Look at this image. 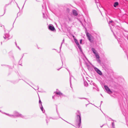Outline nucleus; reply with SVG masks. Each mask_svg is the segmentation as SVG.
Returning a JSON list of instances; mask_svg holds the SVG:
<instances>
[{"label":"nucleus","mask_w":128,"mask_h":128,"mask_svg":"<svg viewBox=\"0 0 128 128\" xmlns=\"http://www.w3.org/2000/svg\"><path fill=\"white\" fill-rule=\"evenodd\" d=\"M126 100V98H122V99H120L119 100V103L121 109L122 110L123 109L125 110H126V104L125 102V100Z\"/></svg>","instance_id":"f257e3e1"},{"label":"nucleus","mask_w":128,"mask_h":128,"mask_svg":"<svg viewBox=\"0 0 128 128\" xmlns=\"http://www.w3.org/2000/svg\"><path fill=\"white\" fill-rule=\"evenodd\" d=\"M77 119L75 123V125L76 128H79L81 123V116L80 114L78 112L76 114Z\"/></svg>","instance_id":"f03ea898"},{"label":"nucleus","mask_w":128,"mask_h":128,"mask_svg":"<svg viewBox=\"0 0 128 128\" xmlns=\"http://www.w3.org/2000/svg\"><path fill=\"white\" fill-rule=\"evenodd\" d=\"M86 34L87 38L89 41L91 42H93L94 41V37L92 36L88 32H86Z\"/></svg>","instance_id":"7ed1b4c3"},{"label":"nucleus","mask_w":128,"mask_h":128,"mask_svg":"<svg viewBox=\"0 0 128 128\" xmlns=\"http://www.w3.org/2000/svg\"><path fill=\"white\" fill-rule=\"evenodd\" d=\"M3 114H4L10 117H21L22 118H23V116H22V115L21 114H19L18 115V112H15L16 114L15 115H13L12 114H9L8 113H7L5 112H2Z\"/></svg>","instance_id":"20e7f679"},{"label":"nucleus","mask_w":128,"mask_h":128,"mask_svg":"<svg viewBox=\"0 0 128 128\" xmlns=\"http://www.w3.org/2000/svg\"><path fill=\"white\" fill-rule=\"evenodd\" d=\"M91 50L95 55L96 59L100 58V56L97 52L95 49L94 48H92L91 49Z\"/></svg>","instance_id":"39448f33"},{"label":"nucleus","mask_w":128,"mask_h":128,"mask_svg":"<svg viewBox=\"0 0 128 128\" xmlns=\"http://www.w3.org/2000/svg\"><path fill=\"white\" fill-rule=\"evenodd\" d=\"M104 87L107 92L108 94H110L112 93V92L107 86L105 85L104 86Z\"/></svg>","instance_id":"423d86ee"},{"label":"nucleus","mask_w":128,"mask_h":128,"mask_svg":"<svg viewBox=\"0 0 128 128\" xmlns=\"http://www.w3.org/2000/svg\"><path fill=\"white\" fill-rule=\"evenodd\" d=\"M48 29L52 31L55 30V29L53 26L52 24H49L48 26Z\"/></svg>","instance_id":"0eeeda50"},{"label":"nucleus","mask_w":128,"mask_h":128,"mask_svg":"<svg viewBox=\"0 0 128 128\" xmlns=\"http://www.w3.org/2000/svg\"><path fill=\"white\" fill-rule=\"evenodd\" d=\"M10 37V36L9 34V32L8 33H5L4 34V36H3L4 38L5 39H6V38H8V40L10 39L9 38Z\"/></svg>","instance_id":"6e6552de"},{"label":"nucleus","mask_w":128,"mask_h":128,"mask_svg":"<svg viewBox=\"0 0 128 128\" xmlns=\"http://www.w3.org/2000/svg\"><path fill=\"white\" fill-rule=\"evenodd\" d=\"M56 94L57 95H60V96H66L63 94L61 92H56Z\"/></svg>","instance_id":"1a4fd4ad"},{"label":"nucleus","mask_w":128,"mask_h":128,"mask_svg":"<svg viewBox=\"0 0 128 128\" xmlns=\"http://www.w3.org/2000/svg\"><path fill=\"white\" fill-rule=\"evenodd\" d=\"M72 13L75 16H76L78 15V13L77 11L75 10H72Z\"/></svg>","instance_id":"9d476101"},{"label":"nucleus","mask_w":128,"mask_h":128,"mask_svg":"<svg viewBox=\"0 0 128 128\" xmlns=\"http://www.w3.org/2000/svg\"><path fill=\"white\" fill-rule=\"evenodd\" d=\"M119 4L118 2H114L113 6L114 7H116V6H118Z\"/></svg>","instance_id":"9b49d317"},{"label":"nucleus","mask_w":128,"mask_h":128,"mask_svg":"<svg viewBox=\"0 0 128 128\" xmlns=\"http://www.w3.org/2000/svg\"><path fill=\"white\" fill-rule=\"evenodd\" d=\"M84 86L86 87H88V83L86 80H84Z\"/></svg>","instance_id":"f8f14e48"},{"label":"nucleus","mask_w":128,"mask_h":128,"mask_svg":"<svg viewBox=\"0 0 128 128\" xmlns=\"http://www.w3.org/2000/svg\"><path fill=\"white\" fill-rule=\"evenodd\" d=\"M79 50H80V51L81 52V53L84 56L85 58H86V56H85V54H84V52H83L82 51V48L80 49Z\"/></svg>","instance_id":"ddd939ff"},{"label":"nucleus","mask_w":128,"mask_h":128,"mask_svg":"<svg viewBox=\"0 0 128 128\" xmlns=\"http://www.w3.org/2000/svg\"><path fill=\"white\" fill-rule=\"evenodd\" d=\"M40 109L42 112H44L45 111L44 110V108L42 104H41L40 106H39Z\"/></svg>","instance_id":"4468645a"},{"label":"nucleus","mask_w":128,"mask_h":128,"mask_svg":"<svg viewBox=\"0 0 128 128\" xmlns=\"http://www.w3.org/2000/svg\"><path fill=\"white\" fill-rule=\"evenodd\" d=\"M97 73L100 75H102V72L100 70H98Z\"/></svg>","instance_id":"2eb2a0df"},{"label":"nucleus","mask_w":128,"mask_h":128,"mask_svg":"<svg viewBox=\"0 0 128 128\" xmlns=\"http://www.w3.org/2000/svg\"><path fill=\"white\" fill-rule=\"evenodd\" d=\"M70 86L72 88V87H71L72 84H71V77L72 76L73 77L72 75H70Z\"/></svg>","instance_id":"dca6fc26"},{"label":"nucleus","mask_w":128,"mask_h":128,"mask_svg":"<svg viewBox=\"0 0 128 128\" xmlns=\"http://www.w3.org/2000/svg\"><path fill=\"white\" fill-rule=\"evenodd\" d=\"M74 40L77 45L79 44L77 40L76 39L74 38Z\"/></svg>","instance_id":"f3484780"},{"label":"nucleus","mask_w":128,"mask_h":128,"mask_svg":"<svg viewBox=\"0 0 128 128\" xmlns=\"http://www.w3.org/2000/svg\"><path fill=\"white\" fill-rule=\"evenodd\" d=\"M93 68L94 69V70H95V71L96 72H98V70H99L97 68L94 66Z\"/></svg>","instance_id":"a211bd4d"},{"label":"nucleus","mask_w":128,"mask_h":128,"mask_svg":"<svg viewBox=\"0 0 128 128\" xmlns=\"http://www.w3.org/2000/svg\"><path fill=\"white\" fill-rule=\"evenodd\" d=\"M115 83L116 84L115 85L116 86H118L119 85H120V83L119 82H115Z\"/></svg>","instance_id":"6ab92c4d"},{"label":"nucleus","mask_w":128,"mask_h":128,"mask_svg":"<svg viewBox=\"0 0 128 128\" xmlns=\"http://www.w3.org/2000/svg\"><path fill=\"white\" fill-rule=\"evenodd\" d=\"M10 58H12V60H15V59L14 58V56H13L12 54V55L10 56Z\"/></svg>","instance_id":"aec40b11"},{"label":"nucleus","mask_w":128,"mask_h":128,"mask_svg":"<svg viewBox=\"0 0 128 128\" xmlns=\"http://www.w3.org/2000/svg\"><path fill=\"white\" fill-rule=\"evenodd\" d=\"M64 39L62 41V42L61 43V46H60V50H61V48H62V44L63 43H64Z\"/></svg>","instance_id":"412c9836"},{"label":"nucleus","mask_w":128,"mask_h":128,"mask_svg":"<svg viewBox=\"0 0 128 128\" xmlns=\"http://www.w3.org/2000/svg\"><path fill=\"white\" fill-rule=\"evenodd\" d=\"M42 14H43V18H46V16L45 14L44 13H42Z\"/></svg>","instance_id":"4be33fe9"},{"label":"nucleus","mask_w":128,"mask_h":128,"mask_svg":"<svg viewBox=\"0 0 128 128\" xmlns=\"http://www.w3.org/2000/svg\"><path fill=\"white\" fill-rule=\"evenodd\" d=\"M20 62H21V64H19L20 65L22 66V58H21L20 60L19 61V63H20Z\"/></svg>","instance_id":"5701e85b"},{"label":"nucleus","mask_w":128,"mask_h":128,"mask_svg":"<svg viewBox=\"0 0 128 128\" xmlns=\"http://www.w3.org/2000/svg\"><path fill=\"white\" fill-rule=\"evenodd\" d=\"M106 116V118L107 119H108V120H112V119H111V118H108V116Z\"/></svg>","instance_id":"b1692460"},{"label":"nucleus","mask_w":128,"mask_h":128,"mask_svg":"<svg viewBox=\"0 0 128 128\" xmlns=\"http://www.w3.org/2000/svg\"><path fill=\"white\" fill-rule=\"evenodd\" d=\"M96 60L98 63H101V61L99 58L96 59Z\"/></svg>","instance_id":"393cba45"},{"label":"nucleus","mask_w":128,"mask_h":128,"mask_svg":"<svg viewBox=\"0 0 128 128\" xmlns=\"http://www.w3.org/2000/svg\"><path fill=\"white\" fill-rule=\"evenodd\" d=\"M112 128H115V125L114 122H112Z\"/></svg>","instance_id":"a878e982"},{"label":"nucleus","mask_w":128,"mask_h":128,"mask_svg":"<svg viewBox=\"0 0 128 128\" xmlns=\"http://www.w3.org/2000/svg\"><path fill=\"white\" fill-rule=\"evenodd\" d=\"M39 106H40L41 104H42V102L40 99H39Z\"/></svg>","instance_id":"bb28decb"},{"label":"nucleus","mask_w":128,"mask_h":128,"mask_svg":"<svg viewBox=\"0 0 128 128\" xmlns=\"http://www.w3.org/2000/svg\"><path fill=\"white\" fill-rule=\"evenodd\" d=\"M11 3V2H10V3H9V4H6L5 5V6H4V8H6V7L7 6H8L9 4H10Z\"/></svg>","instance_id":"cd10ccee"},{"label":"nucleus","mask_w":128,"mask_h":128,"mask_svg":"<svg viewBox=\"0 0 128 128\" xmlns=\"http://www.w3.org/2000/svg\"><path fill=\"white\" fill-rule=\"evenodd\" d=\"M77 46H78L79 49L82 48L81 46H80L79 44L77 45Z\"/></svg>","instance_id":"c85d7f7f"},{"label":"nucleus","mask_w":128,"mask_h":128,"mask_svg":"<svg viewBox=\"0 0 128 128\" xmlns=\"http://www.w3.org/2000/svg\"><path fill=\"white\" fill-rule=\"evenodd\" d=\"M6 8H4V14H3L2 15L0 16H3L4 15V14H5V13L6 12Z\"/></svg>","instance_id":"c756f323"},{"label":"nucleus","mask_w":128,"mask_h":128,"mask_svg":"<svg viewBox=\"0 0 128 128\" xmlns=\"http://www.w3.org/2000/svg\"><path fill=\"white\" fill-rule=\"evenodd\" d=\"M80 99H84L86 100H88V99L86 98H79Z\"/></svg>","instance_id":"7c9ffc66"},{"label":"nucleus","mask_w":128,"mask_h":128,"mask_svg":"<svg viewBox=\"0 0 128 128\" xmlns=\"http://www.w3.org/2000/svg\"><path fill=\"white\" fill-rule=\"evenodd\" d=\"M1 66H6L7 67H9V66H8V65H5V64H2L1 65Z\"/></svg>","instance_id":"2f4dec72"},{"label":"nucleus","mask_w":128,"mask_h":128,"mask_svg":"<svg viewBox=\"0 0 128 128\" xmlns=\"http://www.w3.org/2000/svg\"><path fill=\"white\" fill-rule=\"evenodd\" d=\"M58 117H55L54 118H53L54 119H58Z\"/></svg>","instance_id":"473e14b6"},{"label":"nucleus","mask_w":128,"mask_h":128,"mask_svg":"<svg viewBox=\"0 0 128 128\" xmlns=\"http://www.w3.org/2000/svg\"><path fill=\"white\" fill-rule=\"evenodd\" d=\"M82 40L81 39L80 40V43L82 44Z\"/></svg>","instance_id":"72a5a7b5"},{"label":"nucleus","mask_w":128,"mask_h":128,"mask_svg":"<svg viewBox=\"0 0 128 128\" xmlns=\"http://www.w3.org/2000/svg\"><path fill=\"white\" fill-rule=\"evenodd\" d=\"M21 80V79H19V80H18L16 81V82H14V84H15V83H18V82L19 81V80Z\"/></svg>","instance_id":"f704fd0d"},{"label":"nucleus","mask_w":128,"mask_h":128,"mask_svg":"<svg viewBox=\"0 0 128 128\" xmlns=\"http://www.w3.org/2000/svg\"><path fill=\"white\" fill-rule=\"evenodd\" d=\"M66 69L68 71V72H69V74H70V70H69L68 69V68H66Z\"/></svg>","instance_id":"c9c22d12"},{"label":"nucleus","mask_w":128,"mask_h":128,"mask_svg":"<svg viewBox=\"0 0 128 128\" xmlns=\"http://www.w3.org/2000/svg\"><path fill=\"white\" fill-rule=\"evenodd\" d=\"M39 88V87L38 86H37L36 87V90H38Z\"/></svg>","instance_id":"e433bc0d"},{"label":"nucleus","mask_w":128,"mask_h":128,"mask_svg":"<svg viewBox=\"0 0 128 128\" xmlns=\"http://www.w3.org/2000/svg\"><path fill=\"white\" fill-rule=\"evenodd\" d=\"M16 47H17L19 49V50H20V48L18 46H16Z\"/></svg>","instance_id":"4c0bfd02"},{"label":"nucleus","mask_w":128,"mask_h":128,"mask_svg":"<svg viewBox=\"0 0 128 128\" xmlns=\"http://www.w3.org/2000/svg\"><path fill=\"white\" fill-rule=\"evenodd\" d=\"M22 80H23L24 82H25L27 84H29V85L30 86L28 83H27L25 80H24L22 79Z\"/></svg>","instance_id":"58836bf2"},{"label":"nucleus","mask_w":128,"mask_h":128,"mask_svg":"<svg viewBox=\"0 0 128 128\" xmlns=\"http://www.w3.org/2000/svg\"><path fill=\"white\" fill-rule=\"evenodd\" d=\"M15 2L16 3V4L17 5V6L18 7V8L20 9V8L18 6V4H17V2Z\"/></svg>","instance_id":"ea45409f"},{"label":"nucleus","mask_w":128,"mask_h":128,"mask_svg":"<svg viewBox=\"0 0 128 128\" xmlns=\"http://www.w3.org/2000/svg\"><path fill=\"white\" fill-rule=\"evenodd\" d=\"M26 0H26L25 1V2H24V5H23V6H22V8H23V7H24V4H25V2H26Z\"/></svg>","instance_id":"a19ab883"},{"label":"nucleus","mask_w":128,"mask_h":128,"mask_svg":"<svg viewBox=\"0 0 128 128\" xmlns=\"http://www.w3.org/2000/svg\"><path fill=\"white\" fill-rule=\"evenodd\" d=\"M113 22V21H112V20H110V21H109V22H110V23H111L112 22Z\"/></svg>","instance_id":"79ce46f5"},{"label":"nucleus","mask_w":128,"mask_h":128,"mask_svg":"<svg viewBox=\"0 0 128 128\" xmlns=\"http://www.w3.org/2000/svg\"><path fill=\"white\" fill-rule=\"evenodd\" d=\"M15 45H16V46H17V43H16V42H15Z\"/></svg>","instance_id":"37998d69"},{"label":"nucleus","mask_w":128,"mask_h":128,"mask_svg":"<svg viewBox=\"0 0 128 128\" xmlns=\"http://www.w3.org/2000/svg\"><path fill=\"white\" fill-rule=\"evenodd\" d=\"M62 68V67H61V68H60L57 69V70H60V68Z\"/></svg>","instance_id":"c03bdc74"},{"label":"nucleus","mask_w":128,"mask_h":128,"mask_svg":"<svg viewBox=\"0 0 128 128\" xmlns=\"http://www.w3.org/2000/svg\"><path fill=\"white\" fill-rule=\"evenodd\" d=\"M60 51L59 52H58V50H57V51H56L57 52L59 53L60 52Z\"/></svg>","instance_id":"a18cd8bd"},{"label":"nucleus","mask_w":128,"mask_h":128,"mask_svg":"<svg viewBox=\"0 0 128 128\" xmlns=\"http://www.w3.org/2000/svg\"><path fill=\"white\" fill-rule=\"evenodd\" d=\"M92 84L94 85V86L95 85V83H92Z\"/></svg>","instance_id":"49530a36"},{"label":"nucleus","mask_w":128,"mask_h":128,"mask_svg":"<svg viewBox=\"0 0 128 128\" xmlns=\"http://www.w3.org/2000/svg\"><path fill=\"white\" fill-rule=\"evenodd\" d=\"M24 56V54H23V55H22V58H22H22L23 57V56Z\"/></svg>","instance_id":"de8ad7c7"},{"label":"nucleus","mask_w":128,"mask_h":128,"mask_svg":"<svg viewBox=\"0 0 128 128\" xmlns=\"http://www.w3.org/2000/svg\"><path fill=\"white\" fill-rule=\"evenodd\" d=\"M52 50H55L56 51H57V50H56V49H54H54H52Z\"/></svg>","instance_id":"09e8293b"},{"label":"nucleus","mask_w":128,"mask_h":128,"mask_svg":"<svg viewBox=\"0 0 128 128\" xmlns=\"http://www.w3.org/2000/svg\"><path fill=\"white\" fill-rule=\"evenodd\" d=\"M46 123H47L48 122V120H47V119H46Z\"/></svg>","instance_id":"8fccbe9b"},{"label":"nucleus","mask_w":128,"mask_h":128,"mask_svg":"<svg viewBox=\"0 0 128 128\" xmlns=\"http://www.w3.org/2000/svg\"><path fill=\"white\" fill-rule=\"evenodd\" d=\"M52 99H54V96H53L52 97Z\"/></svg>","instance_id":"3c124183"},{"label":"nucleus","mask_w":128,"mask_h":128,"mask_svg":"<svg viewBox=\"0 0 128 128\" xmlns=\"http://www.w3.org/2000/svg\"><path fill=\"white\" fill-rule=\"evenodd\" d=\"M1 45H2V42H1Z\"/></svg>","instance_id":"603ef678"},{"label":"nucleus","mask_w":128,"mask_h":128,"mask_svg":"<svg viewBox=\"0 0 128 128\" xmlns=\"http://www.w3.org/2000/svg\"><path fill=\"white\" fill-rule=\"evenodd\" d=\"M61 118L62 119V120H64V121H65L66 122H67L65 120H64L62 118Z\"/></svg>","instance_id":"864d4df0"},{"label":"nucleus","mask_w":128,"mask_h":128,"mask_svg":"<svg viewBox=\"0 0 128 128\" xmlns=\"http://www.w3.org/2000/svg\"><path fill=\"white\" fill-rule=\"evenodd\" d=\"M100 95L101 96H102V97H103L102 95V94H100Z\"/></svg>","instance_id":"5fc2aeb1"},{"label":"nucleus","mask_w":128,"mask_h":128,"mask_svg":"<svg viewBox=\"0 0 128 128\" xmlns=\"http://www.w3.org/2000/svg\"><path fill=\"white\" fill-rule=\"evenodd\" d=\"M58 116H59V118H60V116L59 115H58Z\"/></svg>","instance_id":"6e6d98bb"},{"label":"nucleus","mask_w":128,"mask_h":128,"mask_svg":"<svg viewBox=\"0 0 128 128\" xmlns=\"http://www.w3.org/2000/svg\"><path fill=\"white\" fill-rule=\"evenodd\" d=\"M92 81H91V83L90 84H91L92 83Z\"/></svg>","instance_id":"4d7b16f0"},{"label":"nucleus","mask_w":128,"mask_h":128,"mask_svg":"<svg viewBox=\"0 0 128 128\" xmlns=\"http://www.w3.org/2000/svg\"><path fill=\"white\" fill-rule=\"evenodd\" d=\"M103 126V125H102V126H100V127H101V128H102V127Z\"/></svg>","instance_id":"13d9d810"},{"label":"nucleus","mask_w":128,"mask_h":128,"mask_svg":"<svg viewBox=\"0 0 128 128\" xmlns=\"http://www.w3.org/2000/svg\"><path fill=\"white\" fill-rule=\"evenodd\" d=\"M18 15H19V13H18L17 14V16H18Z\"/></svg>","instance_id":"bf43d9fd"},{"label":"nucleus","mask_w":128,"mask_h":128,"mask_svg":"<svg viewBox=\"0 0 128 128\" xmlns=\"http://www.w3.org/2000/svg\"><path fill=\"white\" fill-rule=\"evenodd\" d=\"M88 104H86V106H87V105Z\"/></svg>","instance_id":"052dcab7"},{"label":"nucleus","mask_w":128,"mask_h":128,"mask_svg":"<svg viewBox=\"0 0 128 128\" xmlns=\"http://www.w3.org/2000/svg\"><path fill=\"white\" fill-rule=\"evenodd\" d=\"M125 32H127V31H126V30H124Z\"/></svg>","instance_id":"680f3d73"},{"label":"nucleus","mask_w":128,"mask_h":128,"mask_svg":"<svg viewBox=\"0 0 128 128\" xmlns=\"http://www.w3.org/2000/svg\"><path fill=\"white\" fill-rule=\"evenodd\" d=\"M42 8H44L43 5H42Z\"/></svg>","instance_id":"e2e57ef3"},{"label":"nucleus","mask_w":128,"mask_h":128,"mask_svg":"<svg viewBox=\"0 0 128 128\" xmlns=\"http://www.w3.org/2000/svg\"><path fill=\"white\" fill-rule=\"evenodd\" d=\"M77 112H79V111L78 110V111H77Z\"/></svg>","instance_id":"0e129e2a"},{"label":"nucleus","mask_w":128,"mask_h":128,"mask_svg":"<svg viewBox=\"0 0 128 128\" xmlns=\"http://www.w3.org/2000/svg\"><path fill=\"white\" fill-rule=\"evenodd\" d=\"M33 88L35 90H36L34 88Z\"/></svg>","instance_id":"69168bd1"},{"label":"nucleus","mask_w":128,"mask_h":128,"mask_svg":"<svg viewBox=\"0 0 128 128\" xmlns=\"http://www.w3.org/2000/svg\"><path fill=\"white\" fill-rule=\"evenodd\" d=\"M67 10H69V9L68 8L67 9Z\"/></svg>","instance_id":"338daca9"},{"label":"nucleus","mask_w":128,"mask_h":128,"mask_svg":"<svg viewBox=\"0 0 128 128\" xmlns=\"http://www.w3.org/2000/svg\"><path fill=\"white\" fill-rule=\"evenodd\" d=\"M19 64H21V62L20 63H19Z\"/></svg>","instance_id":"774afa93"}]
</instances>
